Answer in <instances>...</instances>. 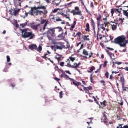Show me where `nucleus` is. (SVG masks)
<instances>
[{"mask_svg":"<svg viewBox=\"0 0 128 128\" xmlns=\"http://www.w3.org/2000/svg\"><path fill=\"white\" fill-rule=\"evenodd\" d=\"M66 74H72V73L70 71H66Z\"/></svg>","mask_w":128,"mask_h":128,"instance_id":"nucleus-56","label":"nucleus"},{"mask_svg":"<svg viewBox=\"0 0 128 128\" xmlns=\"http://www.w3.org/2000/svg\"><path fill=\"white\" fill-rule=\"evenodd\" d=\"M84 90H92V86H90L88 88L84 87Z\"/></svg>","mask_w":128,"mask_h":128,"instance_id":"nucleus-18","label":"nucleus"},{"mask_svg":"<svg viewBox=\"0 0 128 128\" xmlns=\"http://www.w3.org/2000/svg\"><path fill=\"white\" fill-rule=\"evenodd\" d=\"M42 24H44V26L42 25V26H44L43 28H41L40 29V32H44L46 30V26H48V22L46 20H42L41 22Z\"/></svg>","mask_w":128,"mask_h":128,"instance_id":"nucleus-6","label":"nucleus"},{"mask_svg":"<svg viewBox=\"0 0 128 128\" xmlns=\"http://www.w3.org/2000/svg\"><path fill=\"white\" fill-rule=\"evenodd\" d=\"M74 4V2H70V3H69V4H68V6H70L71 4Z\"/></svg>","mask_w":128,"mask_h":128,"instance_id":"nucleus-61","label":"nucleus"},{"mask_svg":"<svg viewBox=\"0 0 128 128\" xmlns=\"http://www.w3.org/2000/svg\"><path fill=\"white\" fill-rule=\"evenodd\" d=\"M105 76H106V78H108V76H110V74H108V72H107L105 74Z\"/></svg>","mask_w":128,"mask_h":128,"instance_id":"nucleus-41","label":"nucleus"},{"mask_svg":"<svg viewBox=\"0 0 128 128\" xmlns=\"http://www.w3.org/2000/svg\"><path fill=\"white\" fill-rule=\"evenodd\" d=\"M20 26H22V28H26V26H28V22H26L24 24H20Z\"/></svg>","mask_w":128,"mask_h":128,"instance_id":"nucleus-22","label":"nucleus"},{"mask_svg":"<svg viewBox=\"0 0 128 128\" xmlns=\"http://www.w3.org/2000/svg\"><path fill=\"white\" fill-rule=\"evenodd\" d=\"M46 6H40L38 8L34 7L32 8L31 9V12H30V14L32 16H38L40 14V16H42L44 14V12L42 11H40L38 10H46Z\"/></svg>","mask_w":128,"mask_h":128,"instance_id":"nucleus-2","label":"nucleus"},{"mask_svg":"<svg viewBox=\"0 0 128 128\" xmlns=\"http://www.w3.org/2000/svg\"><path fill=\"white\" fill-rule=\"evenodd\" d=\"M112 74H118V72H112Z\"/></svg>","mask_w":128,"mask_h":128,"instance_id":"nucleus-62","label":"nucleus"},{"mask_svg":"<svg viewBox=\"0 0 128 128\" xmlns=\"http://www.w3.org/2000/svg\"><path fill=\"white\" fill-rule=\"evenodd\" d=\"M60 66H62V68L64 67V62H62L60 64Z\"/></svg>","mask_w":128,"mask_h":128,"instance_id":"nucleus-40","label":"nucleus"},{"mask_svg":"<svg viewBox=\"0 0 128 128\" xmlns=\"http://www.w3.org/2000/svg\"><path fill=\"white\" fill-rule=\"evenodd\" d=\"M36 48H38L36 45H30L29 46V48L30 50H36Z\"/></svg>","mask_w":128,"mask_h":128,"instance_id":"nucleus-13","label":"nucleus"},{"mask_svg":"<svg viewBox=\"0 0 128 128\" xmlns=\"http://www.w3.org/2000/svg\"><path fill=\"white\" fill-rule=\"evenodd\" d=\"M120 81L122 84V89L126 91V88H128L124 87V77H121Z\"/></svg>","mask_w":128,"mask_h":128,"instance_id":"nucleus-12","label":"nucleus"},{"mask_svg":"<svg viewBox=\"0 0 128 128\" xmlns=\"http://www.w3.org/2000/svg\"><path fill=\"white\" fill-rule=\"evenodd\" d=\"M68 48L70 49V43L68 42L66 44V49L67 50Z\"/></svg>","mask_w":128,"mask_h":128,"instance_id":"nucleus-31","label":"nucleus"},{"mask_svg":"<svg viewBox=\"0 0 128 128\" xmlns=\"http://www.w3.org/2000/svg\"><path fill=\"white\" fill-rule=\"evenodd\" d=\"M83 54H84V56H88V52L86 50H84Z\"/></svg>","mask_w":128,"mask_h":128,"instance_id":"nucleus-23","label":"nucleus"},{"mask_svg":"<svg viewBox=\"0 0 128 128\" xmlns=\"http://www.w3.org/2000/svg\"><path fill=\"white\" fill-rule=\"evenodd\" d=\"M54 80H56V82H60V79H59L58 78H55Z\"/></svg>","mask_w":128,"mask_h":128,"instance_id":"nucleus-55","label":"nucleus"},{"mask_svg":"<svg viewBox=\"0 0 128 128\" xmlns=\"http://www.w3.org/2000/svg\"><path fill=\"white\" fill-rule=\"evenodd\" d=\"M92 54H92V52H91L90 54V56H89V58H92Z\"/></svg>","mask_w":128,"mask_h":128,"instance_id":"nucleus-58","label":"nucleus"},{"mask_svg":"<svg viewBox=\"0 0 128 128\" xmlns=\"http://www.w3.org/2000/svg\"><path fill=\"white\" fill-rule=\"evenodd\" d=\"M76 21H74V24H72V26H76Z\"/></svg>","mask_w":128,"mask_h":128,"instance_id":"nucleus-54","label":"nucleus"},{"mask_svg":"<svg viewBox=\"0 0 128 128\" xmlns=\"http://www.w3.org/2000/svg\"><path fill=\"white\" fill-rule=\"evenodd\" d=\"M64 16H65V18L68 20H70V22L72 20H70V17H68V15L66 14V15H64Z\"/></svg>","mask_w":128,"mask_h":128,"instance_id":"nucleus-42","label":"nucleus"},{"mask_svg":"<svg viewBox=\"0 0 128 128\" xmlns=\"http://www.w3.org/2000/svg\"><path fill=\"white\" fill-rule=\"evenodd\" d=\"M66 62H67V65H65V66H67V68H69L70 66H71L70 64V59H68L66 61Z\"/></svg>","mask_w":128,"mask_h":128,"instance_id":"nucleus-17","label":"nucleus"},{"mask_svg":"<svg viewBox=\"0 0 128 128\" xmlns=\"http://www.w3.org/2000/svg\"><path fill=\"white\" fill-rule=\"evenodd\" d=\"M76 12H80V8L78 7L75 8Z\"/></svg>","mask_w":128,"mask_h":128,"instance_id":"nucleus-46","label":"nucleus"},{"mask_svg":"<svg viewBox=\"0 0 128 128\" xmlns=\"http://www.w3.org/2000/svg\"><path fill=\"white\" fill-rule=\"evenodd\" d=\"M11 86H12V88H16V84H11Z\"/></svg>","mask_w":128,"mask_h":128,"instance_id":"nucleus-63","label":"nucleus"},{"mask_svg":"<svg viewBox=\"0 0 128 128\" xmlns=\"http://www.w3.org/2000/svg\"><path fill=\"white\" fill-rule=\"evenodd\" d=\"M36 50H37V52H40H40H42V46H40L38 48V47L36 48Z\"/></svg>","mask_w":128,"mask_h":128,"instance_id":"nucleus-15","label":"nucleus"},{"mask_svg":"<svg viewBox=\"0 0 128 128\" xmlns=\"http://www.w3.org/2000/svg\"><path fill=\"white\" fill-rule=\"evenodd\" d=\"M122 64V62H117V64L118 66H120V64Z\"/></svg>","mask_w":128,"mask_h":128,"instance_id":"nucleus-59","label":"nucleus"},{"mask_svg":"<svg viewBox=\"0 0 128 128\" xmlns=\"http://www.w3.org/2000/svg\"><path fill=\"white\" fill-rule=\"evenodd\" d=\"M10 14L16 16V9H11L10 10Z\"/></svg>","mask_w":128,"mask_h":128,"instance_id":"nucleus-10","label":"nucleus"},{"mask_svg":"<svg viewBox=\"0 0 128 128\" xmlns=\"http://www.w3.org/2000/svg\"><path fill=\"white\" fill-rule=\"evenodd\" d=\"M73 84L76 86H78V82L76 81H74L73 82Z\"/></svg>","mask_w":128,"mask_h":128,"instance_id":"nucleus-38","label":"nucleus"},{"mask_svg":"<svg viewBox=\"0 0 128 128\" xmlns=\"http://www.w3.org/2000/svg\"><path fill=\"white\" fill-rule=\"evenodd\" d=\"M74 16H82V12H80V11H77V12H76L75 11Z\"/></svg>","mask_w":128,"mask_h":128,"instance_id":"nucleus-21","label":"nucleus"},{"mask_svg":"<svg viewBox=\"0 0 128 128\" xmlns=\"http://www.w3.org/2000/svg\"><path fill=\"white\" fill-rule=\"evenodd\" d=\"M84 44H82L81 45V47H80V50H82V48H84Z\"/></svg>","mask_w":128,"mask_h":128,"instance_id":"nucleus-50","label":"nucleus"},{"mask_svg":"<svg viewBox=\"0 0 128 128\" xmlns=\"http://www.w3.org/2000/svg\"><path fill=\"white\" fill-rule=\"evenodd\" d=\"M60 10V9L57 8V9H54V10L53 11V12L54 14H56V12H58Z\"/></svg>","mask_w":128,"mask_h":128,"instance_id":"nucleus-37","label":"nucleus"},{"mask_svg":"<svg viewBox=\"0 0 128 128\" xmlns=\"http://www.w3.org/2000/svg\"><path fill=\"white\" fill-rule=\"evenodd\" d=\"M60 98H62V92H60Z\"/></svg>","mask_w":128,"mask_h":128,"instance_id":"nucleus-36","label":"nucleus"},{"mask_svg":"<svg viewBox=\"0 0 128 128\" xmlns=\"http://www.w3.org/2000/svg\"><path fill=\"white\" fill-rule=\"evenodd\" d=\"M22 36L23 38H30V40H34L36 36L32 32H29L28 29L22 30Z\"/></svg>","mask_w":128,"mask_h":128,"instance_id":"nucleus-3","label":"nucleus"},{"mask_svg":"<svg viewBox=\"0 0 128 128\" xmlns=\"http://www.w3.org/2000/svg\"><path fill=\"white\" fill-rule=\"evenodd\" d=\"M58 38H60V40H64V34H60L58 36Z\"/></svg>","mask_w":128,"mask_h":128,"instance_id":"nucleus-19","label":"nucleus"},{"mask_svg":"<svg viewBox=\"0 0 128 128\" xmlns=\"http://www.w3.org/2000/svg\"><path fill=\"white\" fill-rule=\"evenodd\" d=\"M108 61H106L104 64V68H106V66H108Z\"/></svg>","mask_w":128,"mask_h":128,"instance_id":"nucleus-32","label":"nucleus"},{"mask_svg":"<svg viewBox=\"0 0 128 128\" xmlns=\"http://www.w3.org/2000/svg\"><path fill=\"white\" fill-rule=\"evenodd\" d=\"M71 14H73L74 16V14L76 13V10H73L72 12H70Z\"/></svg>","mask_w":128,"mask_h":128,"instance_id":"nucleus-52","label":"nucleus"},{"mask_svg":"<svg viewBox=\"0 0 128 128\" xmlns=\"http://www.w3.org/2000/svg\"><path fill=\"white\" fill-rule=\"evenodd\" d=\"M93 98L94 99V102H96V104H98V100H96V97L94 96Z\"/></svg>","mask_w":128,"mask_h":128,"instance_id":"nucleus-43","label":"nucleus"},{"mask_svg":"<svg viewBox=\"0 0 128 128\" xmlns=\"http://www.w3.org/2000/svg\"><path fill=\"white\" fill-rule=\"evenodd\" d=\"M51 48L52 50H54L55 52H56L58 50H66V46L64 44V43L58 42L56 44H55L54 46H52Z\"/></svg>","mask_w":128,"mask_h":128,"instance_id":"nucleus-4","label":"nucleus"},{"mask_svg":"<svg viewBox=\"0 0 128 128\" xmlns=\"http://www.w3.org/2000/svg\"><path fill=\"white\" fill-rule=\"evenodd\" d=\"M61 72L62 74L60 75V78H65V80H72V78H70V76L66 74V72H64V70H62Z\"/></svg>","mask_w":128,"mask_h":128,"instance_id":"nucleus-8","label":"nucleus"},{"mask_svg":"<svg viewBox=\"0 0 128 128\" xmlns=\"http://www.w3.org/2000/svg\"><path fill=\"white\" fill-rule=\"evenodd\" d=\"M42 26L41 24H38L37 25H36L34 23H32L28 25V26H30V28H32V30H38V26Z\"/></svg>","mask_w":128,"mask_h":128,"instance_id":"nucleus-7","label":"nucleus"},{"mask_svg":"<svg viewBox=\"0 0 128 128\" xmlns=\"http://www.w3.org/2000/svg\"><path fill=\"white\" fill-rule=\"evenodd\" d=\"M115 10L114 9H112L111 10V14H112V16H114V12H115Z\"/></svg>","mask_w":128,"mask_h":128,"instance_id":"nucleus-33","label":"nucleus"},{"mask_svg":"<svg viewBox=\"0 0 128 128\" xmlns=\"http://www.w3.org/2000/svg\"><path fill=\"white\" fill-rule=\"evenodd\" d=\"M91 22L92 25V26L93 30H94V28H96V24L94 23V21L92 18H91Z\"/></svg>","mask_w":128,"mask_h":128,"instance_id":"nucleus-16","label":"nucleus"},{"mask_svg":"<svg viewBox=\"0 0 128 128\" xmlns=\"http://www.w3.org/2000/svg\"><path fill=\"white\" fill-rule=\"evenodd\" d=\"M102 16L100 14H98V16L97 18V21H98V26H100V20H102Z\"/></svg>","mask_w":128,"mask_h":128,"instance_id":"nucleus-9","label":"nucleus"},{"mask_svg":"<svg viewBox=\"0 0 128 128\" xmlns=\"http://www.w3.org/2000/svg\"><path fill=\"white\" fill-rule=\"evenodd\" d=\"M101 84H103L104 86H106V85L104 84H106V82H104V81H100Z\"/></svg>","mask_w":128,"mask_h":128,"instance_id":"nucleus-48","label":"nucleus"},{"mask_svg":"<svg viewBox=\"0 0 128 128\" xmlns=\"http://www.w3.org/2000/svg\"><path fill=\"white\" fill-rule=\"evenodd\" d=\"M107 119H108V118L105 117L104 118V120L103 121H102V122H104L105 124H108V122H106Z\"/></svg>","mask_w":128,"mask_h":128,"instance_id":"nucleus-26","label":"nucleus"},{"mask_svg":"<svg viewBox=\"0 0 128 128\" xmlns=\"http://www.w3.org/2000/svg\"><path fill=\"white\" fill-rule=\"evenodd\" d=\"M94 70H96V68H94V66H92L90 69V71H88V72L89 74H90V73L92 72H94Z\"/></svg>","mask_w":128,"mask_h":128,"instance_id":"nucleus-20","label":"nucleus"},{"mask_svg":"<svg viewBox=\"0 0 128 128\" xmlns=\"http://www.w3.org/2000/svg\"><path fill=\"white\" fill-rule=\"evenodd\" d=\"M90 6H91V8H94V3L91 2Z\"/></svg>","mask_w":128,"mask_h":128,"instance_id":"nucleus-45","label":"nucleus"},{"mask_svg":"<svg viewBox=\"0 0 128 128\" xmlns=\"http://www.w3.org/2000/svg\"><path fill=\"white\" fill-rule=\"evenodd\" d=\"M107 54H108V56H110L111 60H112V62L116 60V58H114V54H112V53L110 52L108 50H106Z\"/></svg>","mask_w":128,"mask_h":128,"instance_id":"nucleus-11","label":"nucleus"},{"mask_svg":"<svg viewBox=\"0 0 128 128\" xmlns=\"http://www.w3.org/2000/svg\"><path fill=\"white\" fill-rule=\"evenodd\" d=\"M48 60H50V62H52V64H54V61L50 60V58H48Z\"/></svg>","mask_w":128,"mask_h":128,"instance_id":"nucleus-60","label":"nucleus"},{"mask_svg":"<svg viewBox=\"0 0 128 128\" xmlns=\"http://www.w3.org/2000/svg\"><path fill=\"white\" fill-rule=\"evenodd\" d=\"M102 30H103L104 32L106 30V28L104 27V24H102V26L101 27Z\"/></svg>","mask_w":128,"mask_h":128,"instance_id":"nucleus-47","label":"nucleus"},{"mask_svg":"<svg viewBox=\"0 0 128 128\" xmlns=\"http://www.w3.org/2000/svg\"><path fill=\"white\" fill-rule=\"evenodd\" d=\"M12 20V24H14V26L15 28H16V20L14 19Z\"/></svg>","mask_w":128,"mask_h":128,"instance_id":"nucleus-25","label":"nucleus"},{"mask_svg":"<svg viewBox=\"0 0 128 128\" xmlns=\"http://www.w3.org/2000/svg\"><path fill=\"white\" fill-rule=\"evenodd\" d=\"M54 32H56V30H54V29H48L47 31V36L49 40H51L52 36V38L55 36L56 34H54Z\"/></svg>","mask_w":128,"mask_h":128,"instance_id":"nucleus-5","label":"nucleus"},{"mask_svg":"<svg viewBox=\"0 0 128 128\" xmlns=\"http://www.w3.org/2000/svg\"><path fill=\"white\" fill-rule=\"evenodd\" d=\"M56 22H62V19H60V18L56 19Z\"/></svg>","mask_w":128,"mask_h":128,"instance_id":"nucleus-51","label":"nucleus"},{"mask_svg":"<svg viewBox=\"0 0 128 128\" xmlns=\"http://www.w3.org/2000/svg\"><path fill=\"white\" fill-rule=\"evenodd\" d=\"M69 58H70V60L71 62H74V60H76V58L70 57Z\"/></svg>","mask_w":128,"mask_h":128,"instance_id":"nucleus-29","label":"nucleus"},{"mask_svg":"<svg viewBox=\"0 0 128 128\" xmlns=\"http://www.w3.org/2000/svg\"><path fill=\"white\" fill-rule=\"evenodd\" d=\"M56 28H57V30H58L59 32H62V28L58 27Z\"/></svg>","mask_w":128,"mask_h":128,"instance_id":"nucleus-30","label":"nucleus"},{"mask_svg":"<svg viewBox=\"0 0 128 128\" xmlns=\"http://www.w3.org/2000/svg\"><path fill=\"white\" fill-rule=\"evenodd\" d=\"M110 24V22H104V24H105V28H106V26H108V24Z\"/></svg>","mask_w":128,"mask_h":128,"instance_id":"nucleus-49","label":"nucleus"},{"mask_svg":"<svg viewBox=\"0 0 128 128\" xmlns=\"http://www.w3.org/2000/svg\"><path fill=\"white\" fill-rule=\"evenodd\" d=\"M31 12H32V10H30L28 12H26V16H28V14H30V16H32V14H30Z\"/></svg>","mask_w":128,"mask_h":128,"instance_id":"nucleus-39","label":"nucleus"},{"mask_svg":"<svg viewBox=\"0 0 128 128\" xmlns=\"http://www.w3.org/2000/svg\"><path fill=\"white\" fill-rule=\"evenodd\" d=\"M90 82L92 84H94V80H92V74L90 75Z\"/></svg>","mask_w":128,"mask_h":128,"instance_id":"nucleus-34","label":"nucleus"},{"mask_svg":"<svg viewBox=\"0 0 128 128\" xmlns=\"http://www.w3.org/2000/svg\"><path fill=\"white\" fill-rule=\"evenodd\" d=\"M114 42L116 44H119L121 48H124L123 50V52H126V44H128V40H126V37L124 36H122L114 40Z\"/></svg>","mask_w":128,"mask_h":128,"instance_id":"nucleus-1","label":"nucleus"},{"mask_svg":"<svg viewBox=\"0 0 128 128\" xmlns=\"http://www.w3.org/2000/svg\"><path fill=\"white\" fill-rule=\"evenodd\" d=\"M86 32H90V24L88 23L86 24Z\"/></svg>","mask_w":128,"mask_h":128,"instance_id":"nucleus-24","label":"nucleus"},{"mask_svg":"<svg viewBox=\"0 0 128 128\" xmlns=\"http://www.w3.org/2000/svg\"><path fill=\"white\" fill-rule=\"evenodd\" d=\"M86 12L88 14H90V12H89L87 8H86Z\"/></svg>","mask_w":128,"mask_h":128,"instance_id":"nucleus-57","label":"nucleus"},{"mask_svg":"<svg viewBox=\"0 0 128 128\" xmlns=\"http://www.w3.org/2000/svg\"><path fill=\"white\" fill-rule=\"evenodd\" d=\"M6 58H7V62H10V56H6Z\"/></svg>","mask_w":128,"mask_h":128,"instance_id":"nucleus-27","label":"nucleus"},{"mask_svg":"<svg viewBox=\"0 0 128 128\" xmlns=\"http://www.w3.org/2000/svg\"><path fill=\"white\" fill-rule=\"evenodd\" d=\"M74 28H76V26L72 25L71 28H70V30L71 32H72V30H74Z\"/></svg>","mask_w":128,"mask_h":128,"instance_id":"nucleus-35","label":"nucleus"},{"mask_svg":"<svg viewBox=\"0 0 128 128\" xmlns=\"http://www.w3.org/2000/svg\"><path fill=\"white\" fill-rule=\"evenodd\" d=\"M116 12H118V14H120V12H122V11L118 9H116Z\"/></svg>","mask_w":128,"mask_h":128,"instance_id":"nucleus-53","label":"nucleus"},{"mask_svg":"<svg viewBox=\"0 0 128 128\" xmlns=\"http://www.w3.org/2000/svg\"><path fill=\"white\" fill-rule=\"evenodd\" d=\"M84 40H90V38H88V36H85L84 38Z\"/></svg>","mask_w":128,"mask_h":128,"instance_id":"nucleus-44","label":"nucleus"},{"mask_svg":"<svg viewBox=\"0 0 128 128\" xmlns=\"http://www.w3.org/2000/svg\"><path fill=\"white\" fill-rule=\"evenodd\" d=\"M112 29L113 30H116V25H112Z\"/></svg>","mask_w":128,"mask_h":128,"instance_id":"nucleus-28","label":"nucleus"},{"mask_svg":"<svg viewBox=\"0 0 128 128\" xmlns=\"http://www.w3.org/2000/svg\"><path fill=\"white\" fill-rule=\"evenodd\" d=\"M69 68H78V64L74 63V66L70 65Z\"/></svg>","mask_w":128,"mask_h":128,"instance_id":"nucleus-14","label":"nucleus"},{"mask_svg":"<svg viewBox=\"0 0 128 128\" xmlns=\"http://www.w3.org/2000/svg\"><path fill=\"white\" fill-rule=\"evenodd\" d=\"M106 100H104V101L103 102V104H104V106H106Z\"/></svg>","mask_w":128,"mask_h":128,"instance_id":"nucleus-64","label":"nucleus"}]
</instances>
